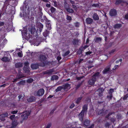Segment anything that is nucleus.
Listing matches in <instances>:
<instances>
[{"label":"nucleus","instance_id":"f257e3e1","mask_svg":"<svg viewBox=\"0 0 128 128\" xmlns=\"http://www.w3.org/2000/svg\"><path fill=\"white\" fill-rule=\"evenodd\" d=\"M46 57L45 56L44 54H42L39 56L40 60L41 62V63L39 65L44 66H45L46 60Z\"/></svg>","mask_w":128,"mask_h":128},{"label":"nucleus","instance_id":"f03ea898","mask_svg":"<svg viewBox=\"0 0 128 128\" xmlns=\"http://www.w3.org/2000/svg\"><path fill=\"white\" fill-rule=\"evenodd\" d=\"M114 60H111L109 63L108 66L102 71V73L104 74L107 73L110 70V68L112 64L114 62Z\"/></svg>","mask_w":128,"mask_h":128},{"label":"nucleus","instance_id":"7ed1b4c3","mask_svg":"<svg viewBox=\"0 0 128 128\" xmlns=\"http://www.w3.org/2000/svg\"><path fill=\"white\" fill-rule=\"evenodd\" d=\"M24 114L22 115L23 119H26L28 118V116L30 114V112L29 111H26L24 112Z\"/></svg>","mask_w":128,"mask_h":128},{"label":"nucleus","instance_id":"20e7f679","mask_svg":"<svg viewBox=\"0 0 128 128\" xmlns=\"http://www.w3.org/2000/svg\"><path fill=\"white\" fill-rule=\"evenodd\" d=\"M44 90L43 89L39 90L36 92V95L39 96L43 95L44 93Z\"/></svg>","mask_w":128,"mask_h":128},{"label":"nucleus","instance_id":"39448f33","mask_svg":"<svg viewBox=\"0 0 128 128\" xmlns=\"http://www.w3.org/2000/svg\"><path fill=\"white\" fill-rule=\"evenodd\" d=\"M8 57H4L2 59V60L5 62H9L11 59V57L10 54L8 55Z\"/></svg>","mask_w":128,"mask_h":128},{"label":"nucleus","instance_id":"423d86ee","mask_svg":"<svg viewBox=\"0 0 128 128\" xmlns=\"http://www.w3.org/2000/svg\"><path fill=\"white\" fill-rule=\"evenodd\" d=\"M8 115V114L7 112L2 114L0 116V119L2 121H4L5 120V118L7 117Z\"/></svg>","mask_w":128,"mask_h":128},{"label":"nucleus","instance_id":"0eeeda50","mask_svg":"<svg viewBox=\"0 0 128 128\" xmlns=\"http://www.w3.org/2000/svg\"><path fill=\"white\" fill-rule=\"evenodd\" d=\"M116 11L114 9L111 10L110 12V14L112 16H115L116 15Z\"/></svg>","mask_w":128,"mask_h":128},{"label":"nucleus","instance_id":"6e6552de","mask_svg":"<svg viewBox=\"0 0 128 128\" xmlns=\"http://www.w3.org/2000/svg\"><path fill=\"white\" fill-rule=\"evenodd\" d=\"M96 79L92 77V78L88 81V83L90 85H92L94 84L95 82L96 81Z\"/></svg>","mask_w":128,"mask_h":128},{"label":"nucleus","instance_id":"1a4fd4ad","mask_svg":"<svg viewBox=\"0 0 128 128\" xmlns=\"http://www.w3.org/2000/svg\"><path fill=\"white\" fill-rule=\"evenodd\" d=\"M86 22L88 24H91L93 22V20L90 18H86Z\"/></svg>","mask_w":128,"mask_h":128},{"label":"nucleus","instance_id":"9d476101","mask_svg":"<svg viewBox=\"0 0 128 128\" xmlns=\"http://www.w3.org/2000/svg\"><path fill=\"white\" fill-rule=\"evenodd\" d=\"M66 4H65L64 5V7L65 8V9L69 13H72L74 12L73 10L71 8H67L66 7Z\"/></svg>","mask_w":128,"mask_h":128},{"label":"nucleus","instance_id":"9b49d317","mask_svg":"<svg viewBox=\"0 0 128 128\" xmlns=\"http://www.w3.org/2000/svg\"><path fill=\"white\" fill-rule=\"evenodd\" d=\"M92 18L95 20H98L99 19L98 15L96 13H94L93 14Z\"/></svg>","mask_w":128,"mask_h":128},{"label":"nucleus","instance_id":"f8f14e48","mask_svg":"<svg viewBox=\"0 0 128 128\" xmlns=\"http://www.w3.org/2000/svg\"><path fill=\"white\" fill-rule=\"evenodd\" d=\"M36 99V98L34 96H31L28 99L27 101L29 102H34L35 100Z\"/></svg>","mask_w":128,"mask_h":128},{"label":"nucleus","instance_id":"ddd939ff","mask_svg":"<svg viewBox=\"0 0 128 128\" xmlns=\"http://www.w3.org/2000/svg\"><path fill=\"white\" fill-rule=\"evenodd\" d=\"M53 72V70H49L43 72V73L44 74H52Z\"/></svg>","mask_w":128,"mask_h":128},{"label":"nucleus","instance_id":"4468645a","mask_svg":"<svg viewBox=\"0 0 128 128\" xmlns=\"http://www.w3.org/2000/svg\"><path fill=\"white\" fill-rule=\"evenodd\" d=\"M84 113L83 111H81L80 113L79 114V118L80 120L81 121H82L83 120V117L84 116Z\"/></svg>","mask_w":128,"mask_h":128},{"label":"nucleus","instance_id":"2eb2a0df","mask_svg":"<svg viewBox=\"0 0 128 128\" xmlns=\"http://www.w3.org/2000/svg\"><path fill=\"white\" fill-rule=\"evenodd\" d=\"M104 91V89L102 88H100L97 91L99 93L98 94L100 96L102 95V93Z\"/></svg>","mask_w":128,"mask_h":128},{"label":"nucleus","instance_id":"dca6fc26","mask_svg":"<svg viewBox=\"0 0 128 128\" xmlns=\"http://www.w3.org/2000/svg\"><path fill=\"white\" fill-rule=\"evenodd\" d=\"M80 43V41L78 40L74 39L72 41V43L74 45H79Z\"/></svg>","mask_w":128,"mask_h":128},{"label":"nucleus","instance_id":"f3484780","mask_svg":"<svg viewBox=\"0 0 128 128\" xmlns=\"http://www.w3.org/2000/svg\"><path fill=\"white\" fill-rule=\"evenodd\" d=\"M100 73L99 72H97L95 73L92 76V77L94 78L96 80L97 78L99 76Z\"/></svg>","mask_w":128,"mask_h":128},{"label":"nucleus","instance_id":"a211bd4d","mask_svg":"<svg viewBox=\"0 0 128 128\" xmlns=\"http://www.w3.org/2000/svg\"><path fill=\"white\" fill-rule=\"evenodd\" d=\"M15 66L16 68H19L22 66V64L21 62H19L16 63Z\"/></svg>","mask_w":128,"mask_h":128},{"label":"nucleus","instance_id":"6ab92c4d","mask_svg":"<svg viewBox=\"0 0 128 128\" xmlns=\"http://www.w3.org/2000/svg\"><path fill=\"white\" fill-rule=\"evenodd\" d=\"M102 40V38L101 37H96L94 39V41L96 42H100Z\"/></svg>","mask_w":128,"mask_h":128},{"label":"nucleus","instance_id":"aec40b11","mask_svg":"<svg viewBox=\"0 0 128 128\" xmlns=\"http://www.w3.org/2000/svg\"><path fill=\"white\" fill-rule=\"evenodd\" d=\"M88 109V106L87 105H85L83 107V109L82 111H83L84 113V112H86Z\"/></svg>","mask_w":128,"mask_h":128},{"label":"nucleus","instance_id":"412c9836","mask_svg":"<svg viewBox=\"0 0 128 128\" xmlns=\"http://www.w3.org/2000/svg\"><path fill=\"white\" fill-rule=\"evenodd\" d=\"M31 67L33 69H36L38 68V65L36 64H32L31 66Z\"/></svg>","mask_w":128,"mask_h":128},{"label":"nucleus","instance_id":"4be33fe9","mask_svg":"<svg viewBox=\"0 0 128 128\" xmlns=\"http://www.w3.org/2000/svg\"><path fill=\"white\" fill-rule=\"evenodd\" d=\"M29 67L28 66L26 67L24 66V70L25 72L26 73H28L29 72Z\"/></svg>","mask_w":128,"mask_h":128},{"label":"nucleus","instance_id":"5701e85b","mask_svg":"<svg viewBox=\"0 0 128 128\" xmlns=\"http://www.w3.org/2000/svg\"><path fill=\"white\" fill-rule=\"evenodd\" d=\"M7 40L5 39H4L1 43L0 45L2 46H4L7 43Z\"/></svg>","mask_w":128,"mask_h":128},{"label":"nucleus","instance_id":"b1692460","mask_svg":"<svg viewBox=\"0 0 128 128\" xmlns=\"http://www.w3.org/2000/svg\"><path fill=\"white\" fill-rule=\"evenodd\" d=\"M122 26V25L120 24H115L114 26V28H119L121 27Z\"/></svg>","mask_w":128,"mask_h":128},{"label":"nucleus","instance_id":"393cba45","mask_svg":"<svg viewBox=\"0 0 128 128\" xmlns=\"http://www.w3.org/2000/svg\"><path fill=\"white\" fill-rule=\"evenodd\" d=\"M22 77L20 75H19V76H17L16 78V79H14V80L13 81V82H15L18 81V80L20 79V78H22Z\"/></svg>","mask_w":128,"mask_h":128},{"label":"nucleus","instance_id":"a878e982","mask_svg":"<svg viewBox=\"0 0 128 128\" xmlns=\"http://www.w3.org/2000/svg\"><path fill=\"white\" fill-rule=\"evenodd\" d=\"M43 27V25L41 23H40L38 24V27L40 28V31L41 32Z\"/></svg>","mask_w":128,"mask_h":128},{"label":"nucleus","instance_id":"bb28decb","mask_svg":"<svg viewBox=\"0 0 128 128\" xmlns=\"http://www.w3.org/2000/svg\"><path fill=\"white\" fill-rule=\"evenodd\" d=\"M48 33L49 32L48 30H46L43 33L44 36L45 37H46L48 36Z\"/></svg>","mask_w":128,"mask_h":128},{"label":"nucleus","instance_id":"cd10ccee","mask_svg":"<svg viewBox=\"0 0 128 128\" xmlns=\"http://www.w3.org/2000/svg\"><path fill=\"white\" fill-rule=\"evenodd\" d=\"M65 89H69L70 88V85L68 84H65L64 87Z\"/></svg>","mask_w":128,"mask_h":128},{"label":"nucleus","instance_id":"c85d7f7f","mask_svg":"<svg viewBox=\"0 0 128 128\" xmlns=\"http://www.w3.org/2000/svg\"><path fill=\"white\" fill-rule=\"evenodd\" d=\"M63 87L62 86H59L56 90V91L58 92L59 91H60L62 88Z\"/></svg>","mask_w":128,"mask_h":128},{"label":"nucleus","instance_id":"c756f323","mask_svg":"<svg viewBox=\"0 0 128 128\" xmlns=\"http://www.w3.org/2000/svg\"><path fill=\"white\" fill-rule=\"evenodd\" d=\"M58 77L56 75L53 76L52 78V79L53 80H57L58 78Z\"/></svg>","mask_w":128,"mask_h":128},{"label":"nucleus","instance_id":"7c9ffc66","mask_svg":"<svg viewBox=\"0 0 128 128\" xmlns=\"http://www.w3.org/2000/svg\"><path fill=\"white\" fill-rule=\"evenodd\" d=\"M90 123L89 120H86L84 122V124L86 126H88Z\"/></svg>","mask_w":128,"mask_h":128},{"label":"nucleus","instance_id":"2f4dec72","mask_svg":"<svg viewBox=\"0 0 128 128\" xmlns=\"http://www.w3.org/2000/svg\"><path fill=\"white\" fill-rule=\"evenodd\" d=\"M33 81V80L32 78H29L26 81L27 82L29 83L32 82Z\"/></svg>","mask_w":128,"mask_h":128},{"label":"nucleus","instance_id":"473e14b6","mask_svg":"<svg viewBox=\"0 0 128 128\" xmlns=\"http://www.w3.org/2000/svg\"><path fill=\"white\" fill-rule=\"evenodd\" d=\"M36 31V29L34 28H32L30 31V32L32 34H33Z\"/></svg>","mask_w":128,"mask_h":128},{"label":"nucleus","instance_id":"72a5a7b5","mask_svg":"<svg viewBox=\"0 0 128 128\" xmlns=\"http://www.w3.org/2000/svg\"><path fill=\"white\" fill-rule=\"evenodd\" d=\"M92 6L93 7H98L100 5L99 4H94L92 5Z\"/></svg>","mask_w":128,"mask_h":128},{"label":"nucleus","instance_id":"f704fd0d","mask_svg":"<svg viewBox=\"0 0 128 128\" xmlns=\"http://www.w3.org/2000/svg\"><path fill=\"white\" fill-rule=\"evenodd\" d=\"M25 83V82L24 81L22 80L18 82V84H19L24 85V84Z\"/></svg>","mask_w":128,"mask_h":128},{"label":"nucleus","instance_id":"c9c22d12","mask_svg":"<svg viewBox=\"0 0 128 128\" xmlns=\"http://www.w3.org/2000/svg\"><path fill=\"white\" fill-rule=\"evenodd\" d=\"M50 10L52 12L54 13L56 10V9L52 7L50 9Z\"/></svg>","mask_w":128,"mask_h":128},{"label":"nucleus","instance_id":"e433bc0d","mask_svg":"<svg viewBox=\"0 0 128 128\" xmlns=\"http://www.w3.org/2000/svg\"><path fill=\"white\" fill-rule=\"evenodd\" d=\"M114 92V90L113 89L110 88L109 92L108 93L110 94H112V93Z\"/></svg>","mask_w":128,"mask_h":128},{"label":"nucleus","instance_id":"4c0bfd02","mask_svg":"<svg viewBox=\"0 0 128 128\" xmlns=\"http://www.w3.org/2000/svg\"><path fill=\"white\" fill-rule=\"evenodd\" d=\"M22 52H18V56L20 57H22V56L23 55L22 54Z\"/></svg>","mask_w":128,"mask_h":128},{"label":"nucleus","instance_id":"58836bf2","mask_svg":"<svg viewBox=\"0 0 128 128\" xmlns=\"http://www.w3.org/2000/svg\"><path fill=\"white\" fill-rule=\"evenodd\" d=\"M70 53V52L69 51V50L65 52V53L63 55V56H66L68 55Z\"/></svg>","mask_w":128,"mask_h":128},{"label":"nucleus","instance_id":"ea45409f","mask_svg":"<svg viewBox=\"0 0 128 128\" xmlns=\"http://www.w3.org/2000/svg\"><path fill=\"white\" fill-rule=\"evenodd\" d=\"M52 126V124L51 123H49L46 126V128H50Z\"/></svg>","mask_w":128,"mask_h":128},{"label":"nucleus","instance_id":"a19ab883","mask_svg":"<svg viewBox=\"0 0 128 128\" xmlns=\"http://www.w3.org/2000/svg\"><path fill=\"white\" fill-rule=\"evenodd\" d=\"M66 19L68 20H72V18L70 16L67 15L66 16Z\"/></svg>","mask_w":128,"mask_h":128},{"label":"nucleus","instance_id":"79ce46f5","mask_svg":"<svg viewBox=\"0 0 128 128\" xmlns=\"http://www.w3.org/2000/svg\"><path fill=\"white\" fill-rule=\"evenodd\" d=\"M73 123V124L74 125L76 126H75L76 127V128H81L79 126L77 127V126L78 125H77L78 123L77 122H74V123Z\"/></svg>","mask_w":128,"mask_h":128},{"label":"nucleus","instance_id":"37998d69","mask_svg":"<svg viewBox=\"0 0 128 128\" xmlns=\"http://www.w3.org/2000/svg\"><path fill=\"white\" fill-rule=\"evenodd\" d=\"M112 97V94H110L109 96H107V98L109 100L111 99Z\"/></svg>","mask_w":128,"mask_h":128},{"label":"nucleus","instance_id":"c03bdc74","mask_svg":"<svg viewBox=\"0 0 128 128\" xmlns=\"http://www.w3.org/2000/svg\"><path fill=\"white\" fill-rule=\"evenodd\" d=\"M26 29L24 28V30L22 32V34L23 33L25 34H27V31H26Z\"/></svg>","mask_w":128,"mask_h":128},{"label":"nucleus","instance_id":"a18cd8bd","mask_svg":"<svg viewBox=\"0 0 128 128\" xmlns=\"http://www.w3.org/2000/svg\"><path fill=\"white\" fill-rule=\"evenodd\" d=\"M81 100V98H78L76 102L77 104H78L79 102H80V101Z\"/></svg>","mask_w":128,"mask_h":128},{"label":"nucleus","instance_id":"49530a36","mask_svg":"<svg viewBox=\"0 0 128 128\" xmlns=\"http://www.w3.org/2000/svg\"><path fill=\"white\" fill-rule=\"evenodd\" d=\"M121 2V1L120 0H117L116 2V4H120Z\"/></svg>","mask_w":128,"mask_h":128},{"label":"nucleus","instance_id":"de8ad7c7","mask_svg":"<svg viewBox=\"0 0 128 128\" xmlns=\"http://www.w3.org/2000/svg\"><path fill=\"white\" fill-rule=\"evenodd\" d=\"M75 26L76 27H78L79 26V23L78 22H77L74 23Z\"/></svg>","mask_w":128,"mask_h":128},{"label":"nucleus","instance_id":"09e8293b","mask_svg":"<svg viewBox=\"0 0 128 128\" xmlns=\"http://www.w3.org/2000/svg\"><path fill=\"white\" fill-rule=\"evenodd\" d=\"M118 65H116L114 66V67L112 68L113 70H115L116 69L118 68Z\"/></svg>","mask_w":128,"mask_h":128},{"label":"nucleus","instance_id":"8fccbe9b","mask_svg":"<svg viewBox=\"0 0 128 128\" xmlns=\"http://www.w3.org/2000/svg\"><path fill=\"white\" fill-rule=\"evenodd\" d=\"M24 66L25 67H26L28 66V67H29V63L28 62H26L24 63Z\"/></svg>","mask_w":128,"mask_h":128},{"label":"nucleus","instance_id":"3c124183","mask_svg":"<svg viewBox=\"0 0 128 128\" xmlns=\"http://www.w3.org/2000/svg\"><path fill=\"white\" fill-rule=\"evenodd\" d=\"M18 112V111L17 110H16V111H12L11 112L12 114H16Z\"/></svg>","mask_w":128,"mask_h":128},{"label":"nucleus","instance_id":"603ef678","mask_svg":"<svg viewBox=\"0 0 128 128\" xmlns=\"http://www.w3.org/2000/svg\"><path fill=\"white\" fill-rule=\"evenodd\" d=\"M115 49H114L111 51L109 52V53L110 54H111L114 53L115 51Z\"/></svg>","mask_w":128,"mask_h":128},{"label":"nucleus","instance_id":"864d4df0","mask_svg":"<svg viewBox=\"0 0 128 128\" xmlns=\"http://www.w3.org/2000/svg\"><path fill=\"white\" fill-rule=\"evenodd\" d=\"M15 116L14 115H12L10 117V118L11 120H12L14 118Z\"/></svg>","mask_w":128,"mask_h":128},{"label":"nucleus","instance_id":"5fc2aeb1","mask_svg":"<svg viewBox=\"0 0 128 128\" xmlns=\"http://www.w3.org/2000/svg\"><path fill=\"white\" fill-rule=\"evenodd\" d=\"M4 24V23L3 22H0V26H3Z\"/></svg>","mask_w":128,"mask_h":128},{"label":"nucleus","instance_id":"6e6d98bb","mask_svg":"<svg viewBox=\"0 0 128 128\" xmlns=\"http://www.w3.org/2000/svg\"><path fill=\"white\" fill-rule=\"evenodd\" d=\"M103 110H98V114H100L101 113V112H102Z\"/></svg>","mask_w":128,"mask_h":128},{"label":"nucleus","instance_id":"4d7b16f0","mask_svg":"<svg viewBox=\"0 0 128 128\" xmlns=\"http://www.w3.org/2000/svg\"><path fill=\"white\" fill-rule=\"evenodd\" d=\"M53 3H54V6L55 7H57V5L56 2H54Z\"/></svg>","mask_w":128,"mask_h":128},{"label":"nucleus","instance_id":"13d9d810","mask_svg":"<svg viewBox=\"0 0 128 128\" xmlns=\"http://www.w3.org/2000/svg\"><path fill=\"white\" fill-rule=\"evenodd\" d=\"M125 18L126 20H128V14H126L125 16Z\"/></svg>","mask_w":128,"mask_h":128},{"label":"nucleus","instance_id":"bf43d9fd","mask_svg":"<svg viewBox=\"0 0 128 128\" xmlns=\"http://www.w3.org/2000/svg\"><path fill=\"white\" fill-rule=\"evenodd\" d=\"M74 106V104H72L71 106H70V108H72Z\"/></svg>","mask_w":128,"mask_h":128},{"label":"nucleus","instance_id":"052dcab7","mask_svg":"<svg viewBox=\"0 0 128 128\" xmlns=\"http://www.w3.org/2000/svg\"><path fill=\"white\" fill-rule=\"evenodd\" d=\"M110 125V124L108 123H106L105 124V126H106V127H108V126Z\"/></svg>","mask_w":128,"mask_h":128},{"label":"nucleus","instance_id":"680f3d73","mask_svg":"<svg viewBox=\"0 0 128 128\" xmlns=\"http://www.w3.org/2000/svg\"><path fill=\"white\" fill-rule=\"evenodd\" d=\"M61 58V57L60 56H58L57 58V59L58 61H59Z\"/></svg>","mask_w":128,"mask_h":128},{"label":"nucleus","instance_id":"e2e57ef3","mask_svg":"<svg viewBox=\"0 0 128 128\" xmlns=\"http://www.w3.org/2000/svg\"><path fill=\"white\" fill-rule=\"evenodd\" d=\"M46 7L48 8L50 7V4H46Z\"/></svg>","mask_w":128,"mask_h":128},{"label":"nucleus","instance_id":"0e129e2a","mask_svg":"<svg viewBox=\"0 0 128 128\" xmlns=\"http://www.w3.org/2000/svg\"><path fill=\"white\" fill-rule=\"evenodd\" d=\"M92 52H86V55L90 54Z\"/></svg>","mask_w":128,"mask_h":128},{"label":"nucleus","instance_id":"69168bd1","mask_svg":"<svg viewBox=\"0 0 128 128\" xmlns=\"http://www.w3.org/2000/svg\"><path fill=\"white\" fill-rule=\"evenodd\" d=\"M94 124H92L88 128H93L94 127Z\"/></svg>","mask_w":128,"mask_h":128},{"label":"nucleus","instance_id":"338daca9","mask_svg":"<svg viewBox=\"0 0 128 128\" xmlns=\"http://www.w3.org/2000/svg\"><path fill=\"white\" fill-rule=\"evenodd\" d=\"M22 95H19L18 96V98L19 100H20L22 97Z\"/></svg>","mask_w":128,"mask_h":128},{"label":"nucleus","instance_id":"774afa93","mask_svg":"<svg viewBox=\"0 0 128 128\" xmlns=\"http://www.w3.org/2000/svg\"><path fill=\"white\" fill-rule=\"evenodd\" d=\"M72 6L73 7L75 8V10H76L77 9L76 7V6L74 5H72Z\"/></svg>","mask_w":128,"mask_h":128}]
</instances>
